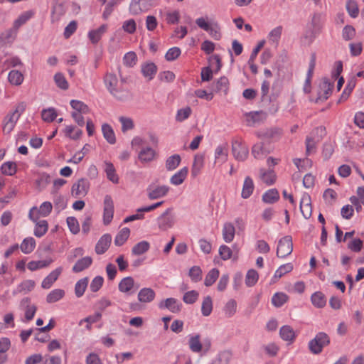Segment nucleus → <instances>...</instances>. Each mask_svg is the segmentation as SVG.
I'll return each mask as SVG.
<instances>
[{"label": "nucleus", "instance_id": "1", "mask_svg": "<svg viewBox=\"0 0 364 364\" xmlns=\"http://www.w3.org/2000/svg\"><path fill=\"white\" fill-rule=\"evenodd\" d=\"M103 82L108 92L116 99L124 100L129 97V92L120 87L118 77L114 72H106Z\"/></svg>", "mask_w": 364, "mask_h": 364}, {"label": "nucleus", "instance_id": "2", "mask_svg": "<svg viewBox=\"0 0 364 364\" xmlns=\"http://www.w3.org/2000/svg\"><path fill=\"white\" fill-rule=\"evenodd\" d=\"M330 343L328 336L324 332H319L309 343V350L314 354L320 353L323 348Z\"/></svg>", "mask_w": 364, "mask_h": 364}, {"label": "nucleus", "instance_id": "3", "mask_svg": "<svg viewBox=\"0 0 364 364\" xmlns=\"http://www.w3.org/2000/svg\"><path fill=\"white\" fill-rule=\"evenodd\" d=\"M53 205L49 201L43 202L38 208L34 206L28 213V218L33 222H36L40 217H47L51 213Z\"/></svg>", "mask_w": 364, "mask_h": 364}, {"label": "nucleus", "instance_id": "4", "mask_svg": "<svg viewBox=\"0 0 364 364\" xmlns=\"http://www.w3.org/2000/svg\"><path fill=\"white\" fill-rule=\"evenodd\" d=\"M293 250L292 238L291 236H285L279 240L277 249V255L284 258L289 255Z\"/></svg>", "mask_w": 364, "mask_h": 364}, {"label": "nucleus", "instance_id": "5", "mask_svg": "<svg viewBox=\"0 0 364 364\" xmlns=\"http://www.w3.org/2000/svg\"><path fill=\"white\" fill-rule=\"evenodd\" d=\"M114 216V202L109 195H106L103 201V224L108 225Z\"/></svg>", "mask_w": 364, "mask_h": 364}, {"label": "nucleus", "instance_id": "6", "mask_svg": "<svg viewBox=\"0 0 364 364\" xmlns=\"http://www.w3.org/2000/svg\"><path fill=\"white\" fill-rule=\"evenodd\" d=\"M169 189V187L166 185L159 186L151 184L147 188V196L149 199L156 200L166 196Z\"/></svg>", "mask_w": 364, "mask_h": 364}, {"label": "nucleus", "instance_id": "7", "mask_svg": "<svg viewBox=\"0 0 364 364\" xmlns=\"http://www.w3.org/2000/svg\"><path fill=\"white\" fill-rule=\"evenodd\" d=\"M229 147L228 144L218 145L214 151V164L219 166L225 164L228 159Z\"/></svg>", "mask_w": 364, "mask_h": 364}, {"label": "nucleus", "instance_id": "8", "mask_svg": "<svg viewBox=\"0 0 364 364\" xmlns=\"http://www.w3.org/2000/svg\"><path fill=\"white\" fill-rule=\"evenodd\" d=\"M90 183L87 180L81 178L75 183L71 188L72 195L76 198L84 197L88 192Z\"/></svg>", "mask_w": 364, "mask_h": 364}, {"label": "nucleus", "instance_id": "9", "mask_svg": "<svg viewBox=\"0 0 364 364\" xmlns=\"http://www.w3.org/2000/svg\"><path fill=\"white\" fill-rule=\"evenodd\" d=\"M171 209L166 210L157 219L159 228L161 230H167L174 225V218L171 215Z\"/></svg>", "mask_w": 364, "mask_h": 364}, {"label": "nucleus", "instance_id": "10", "mask_svg": "<svg viewBox=\"0 0 364 364\" xmlns=\"http://www.w3.org/2000/svg\"><path fill=\"white\" fill-rule=\"evenodd\" d=\"M139 287H135L134 279L132 277L123 278L118 284L119 291L124 294H132Z\"/></svg>", "mask_w": 364, "mask_h": 364}, {"label": "nucleus", "instance_id": "11", "mask_svg": "<svg viewBox=\"0 0 364 364\" xmlns=\"http://www.w3.org/2000/svg\"><path fill=\"white\" fill-rule=\"evenodd\" d=\"M232 149L234 157L238 161H245L248 156L249 150L247 146L240 142H234Z\"/></svg>", "mask_w": 364, "mask_h": 364}, {"label": "nucleus", "instance_id": "12", "mask_svg": "<svg viewBox=\"0 0 364 364\" xmlns=\"http://www.w3.org/2000/svg\"><path fill=\"white\" fill-rule=\"evenodd\" d=\"M112 237L109 234L103 235L95 245V252L97 255L104 254L109 247Z\"/></svg>", "mask_w": 364, "mask_h": 364}, {"label": "nucleus", "instance_id": "13", "mask_svg": "<svg viewBox=\"0 0 364 364\" xmlns=\"http://www.w3.org/2000/svg\"><path fill=\"white\" fill-rule=\"evenodd\" d=\"M18 119L14 114L8 113L2 121V131L4 134H9L14 130Z\"/></svg>", "mask_w": 364, "mask_h": 364}, {"label": "nucleus", "instance_id": "14", "mask_svg": "<svg viewBox=\"0 0 364 364\" xmlns=\"http://www.w3.org/2000/svg\"><path fill=\"white\" fill-rule=\"evenodd\" d=\"M35 15V12L32 10L26 11L21 14L14 21L13 29L17 32L21 26L26 24Z\"/></svg>", "mask_w": 364, "mask_h": 364}, {"label": "nucleus", "instance_id": "15", "mask_svg": "<svg viewBox=\"0 0 364 364\" xmlns=\"http://www.w3.org/2000/svg\"><path fill=\"white\" fill-rule=\"evenodd\" d=\"M181 304L174 298L166 299L159 304V309H167L175 314L181 311Z\"/></svg>", "mask_w": 364, "mask_h": 364}, {"label": "nucleus", "instance_id": "16", "mask_svg": "<svg viewBox=\"0 0 364 364\" xmlns=\"http://www.w3.org/2000/svg\"><path fill=\"white\" fill-rule=\"evenodd\" d=\"M143 76L148 80L154 79L157 72V66L152 62H146L141 65Z\"/></svg>", "mask_w": 364, "mask_h": 364}, {"label": "nucleus", "instance_id": "17", "mask_svg": "<svg viewBox=\"0 0 364 364\" xmlns=\"http://www.w3.org/2000/svg\"><path fill=\"white\" fill-rule=\"evenodd\" d=\"M318 128H316L314 132H318ZM319 141L318 137L315 136L314 132L311 133L310 135L306 138V154L311 155L316 151V144Z\"/></svg>", "mask_w": 364, "mask_h": 364}, {"label": "nucleus", "instance_id": "18", "mask_svg": "<svg viewBox=\"0 0 364 364\" xmlns=\"http://www.w3.org/2000/svg\"><path fill=\"white\" fill-rule=\"evenodd\" d=\"M156 156L154 149L149 146L144 147L138 154L139 160L141 163H148L152 161Z\"/></svg>", "mask_w": 364, "mask_h": 364}, {"label": "nucleus", "instance_id": "19", "mask_svg": "<svg viewBox=\"0 0 364 364\" xmlns=\"http://www.w3.org/2000/svg\"><path fill=\"white\" fill-rule=\"evenodd\" d=\"M155 291L149 287H144L139 290L137 299L141 303H150L154 300Z\"/></svg>", "mask_w": 364, "mask_h": 364}, {"label": "nucleus", "instance_id": "20", "mask_svg": "<svg viewBox=\"0 0 364 364\" xmlns=\"http://www.w3.org/2000/svg\"><path fill=\"white\" fill-rule=\"evenodd\" d=\"M63 271L62 267H58L52 271L42 282L41 287L43 289H50L53 283L58 279Z\"/></svg>", "mask_w": 364, "mask_h": 364}, {"label": "nucleus", "instance_id": "21", "mask_svg": "<svg viewBox=\"0 0 364 364\" xmlns=\"http://www.w3.org/2000/svg\"><path fill=\"white\" fill-rule=\"evenodd\" d=\"M107 30V26L106 24H103L97 29L90 31L87 34L89 40L92 43L97 44L100 41L104 33H106Z\"/></svg>", "mask_w": 364, "mask_h": 364}, {"label": "nucleus", "instance_id": "22", "mask_svg": "<svg viewBox=\"0 0 364 364\" xmlns=\"http://www.w3.org/2000/svg\"><path fill=\"white\" fill-rule=\"evenodd\" d=\"M300 209L305 218L307 219L311 217L312 208L311 205V198L308 194L303 195L300 202Z\"/></svg>", "mask_w": 364, "mask_h": 364}, {"label": "nucleus", "instance_id": "23", "mask_svg": "<svg viewBox=\"0 0 364 364\" xmlns=\"http://www.w3.org/2000/svg\"><path fill=\"white\" fill-rule=\"evenodd\" d=\"M21 305L22 306H25V320L23 321H29L32 320L35 316L37 308L34 304H31L30 302V299L28 298L23 299Z\"/></svg>", "mask_w": 364, "mask_h": 364}, {"label": "nucleus", "instance_id": "24", "mask_svg": "<svg viewBox=\"0 0 364 364\" xmlns=\"http://www.w3.org/2000/svg\"><path fill=\"white\" fill-rule=\"evenodd\" d=\"M235 235V228L234 225L231 223H225L222 230L223 240L227 243H230L234 240Z\"/></svg>", "mask_w": 364, "mask_h": 364}, {"label": "nucleus", "instance_id": "25", "mask_svg": "<svg viewBox=\"0 0 364 364\" xmlns=\"http://www.w3.org/2000/svg\"><path fill=\"white\" fill-rule=\"evenodd\" d=\"M230 89V82L228 77L223 76L215 82V92L223 95H227Z\"/></svg>", "mask_w": 364, "mask_h": 364}, {"label": "nucleus", "instance_id": "26", "mask_svg": "<svg viewBox=\"0 0 364 364\" xmlns=\"http://www.w3.org/2000/svg\"><path fill=\"white\" fill-rule=\"evenodd\" d=\"M279 335L282 340L289 343H293L296 336L294 330L288 325L281 327L279 330Z\"/></svg>", "mask_w": 364, "mask_h": 364}, {"label": "nucleus", "instance_id": "27", "mask_svg": "<svg viewBox=\"0 0 364 364\" xmlns=\"http://www.w3.org/2000/svg\"><path fill=\"white\" fill-rule=\"evenodd\" d=\"M254 189L255 184L253 180L250 176H247L243 182L241 197L244 199L249 198L252 194Z\"/></svg>", "mask_w": 364, "mask_h": 364}, {"label": "nucleus", "instance_id": "28", "mask_svg": "<svg viewBox=\"0 0 364 364\" xmlns=\"http://www.w3.org/2000/svg\"><path fill=\"white\" fill-rule=\"evenodd\" d=\"M104 170L109 181L114 184H117L119 183V176L116 173V169L113 164L109 161H105Z\"/></svg>", "mask_w": 364, "mask_h": 364}, {"label": "nucleus", "instance_id": "29", "mask_svg": "<svg viewBox=\"0 0 364 364\" xmlns=\"http://www.w3.org/2000/svg\"><path fill=\"white\" fill-rule=\"evenodd\" d=\"M188 173V167H183L174 173L170 178V183L174 186H179L183 183Z\"/></svg>", "mask_w": 364, "mask_h": 364}, {"label": "nucleus", "instance_id": "30", "mask_svg": "<svg viewBox=\"0 0 364 364\" xmlns=\"http://www.w3.org/2000/svg\"><path fill=\"white\" fill-rule=\"evenodd\" d=\"M188 346L193 353H199L203 349V345L200 342V336L199 334H191L188 338Z\"/></svg>", "mask_w": 364, "mask_h": 364}, {"label": "nucleus", "instance_id": "31", "mask_svg": "<svg viewBox=\"0 0 364 364\" xmlns=\"http://www.w3.org/2000/svg\"><path fill=\"white\" fill-rule=\"evenodd\" d=\"M204 166V156L202 154H196L193 159L191 167V175L193 177L197 176Z\"/></svg>", "mask_w": 364, "mask_h": 364}, {"label": "nucleus", "instance_id": "32", "mask_svg": "<svg viewBox=\"0 0 364 364\" xmlns=\"http://www.w3.org/2000/svg\"><path fill=\"white\" fill-rule=\"evenodd\" d=\"M146 0H132L129 5V11L133 15H138L146 10Z\"/></svg>", "mask_w": 364, "mask_h": 364}, {"label": "nucleus", "instance_id": "33", "mask_svg": "<svg viewBox=\"0 0 364 364\" xmlns=\"http://www.w3.org/2000/svg\"><path fill=\"white\" fill-rule=\"evenodd\" d=\"M293 269V265L291 263H287L281 265L274 272V276L272 278V282H277L282 277L287 273L291 272Z\"/></svg>", "mask_w": 364, "mask_h": 364}, {"label": "nucleus", "instance_id": "34", "mask_svg": "<svg viewBox=\"0 0 364 364\" xmlns=\"http://www.w3.org/2000/svg\"><path fill=\"white\" fill-rule=\"evenodd\" d=\"M92 263V259L90 257H85L76 262L73 267V271L75 273L82 272L87 269Z\"/></svg>", "mask_w": 364, "mask_h": 364}, {"label": "nucleus", "instance_id": "35", "mask_svg": "<svg viewBox=\"0 0 364 364\" xmlns=\"http://www.w3.org/2000/svg\"><path fill=\"white\" fill-rule=\"evenodd\" d=\"M36 245L35 239L32 237H28L23 239L19 247L24 254H30L34 250Z\"/></svg>", "mask_w": 364, "mask_h": 364}, {"label": "nucleus", "instance_id": "36", "mask_svg": "<svg viewBox=\"0 0 364 364\" xmlns=\"http://www.w3.org/2000/svg\"><path fill=\"white\" fill-rule=\"evenodd\" d=\"M23 75L18 70H12L8 74V80L12 85L19 86L23 83Z\"/></svg>", "mask_w": 364, "mask_h": 364}, {"label": "nucleus", "instance_id": "37", "mask_svg": "<svg viewBox=\"0 0 364 364\" xmlns=\"http://www.w3.org/2000/svg\"><path fill=\"white\" fill-rule=\"evenodd\" d=\"M65 136L73 140H77L82 134V131L75 126L68 125L64 129Z\"/></svg>", "mask_w": 364, "mask_h": 364}, {"label": "nucleus", "instance_id": "38", "mask_svg": "<svg viewBox=\"0 0 364 364\" xmlns=\"http://www.w3.org/2000/svg\"><path fill=\"white\" fill-rule=\"evenodd\" d=\"M150 249V244L149 242L143 240L133 246L132 248V254L133 255L139 256L141 255Z\"/></svg>", "mask_w": 364, "mask_h": 364}, {"label": "nucleus", "instance_id": "39", "mask_svg": "<svg viewBox=\"0 0 364 364\" xmlns=\"http://www.w3.org/2000/svg\"><path fill=\"white\" fill-rule=\"evenodd\" d=\"M0 170L5 176H14L17 171V165L13 161H6L1 164Z\"/></svg>", "mask_w": 364, "mask_h": 364}, {"label": "nucleus", "instance_id": "40", "mask_svg": "<svg viewBox=\"0 0 364 364\" xmlns=\"http://www.w3.org/2000/svg\"><path fill=\"white\" fill-rule=\"evenodd\" d=\"M259 178L267 185H272L276 181V174L272 170L261 169L259 171Z\"/></svg>", "mask_w": 364, "mask_h": 364}, {"label": "nucleus", "instance_id": "41", "mask_svg": "<svg viewBox=\"0 0 364 364\" xmlns=\"http://www.w3.org/2000/svg\"><path fill=\"white\" fill-rule=\"evenodd\" d=\"M311 301L316 308H323L326 304V297L321 291L314 293L311 296Z\"/></svg>", "mask_w": 364, "mask_h": 364}, {"label": "nucleus", "instance_id": "42", "mask_svg": "<svg viewBox=\"0 0 364 364\" xmlns=\"http://www.w3.org/2000/svg\"><path fill=\"white\" fill-rule=\"evenodd\" d=\"M88 283L89 279L87 277H84L76 282L75 285V294L77 298H80L83 296Z\"/></svg>", "mask_w": 364, "mask_h": 364}, {"label": "nucleus", "instance_id": "43", "mask_svg": "<svg viewBox=\"0 0 364 364\" xmlns=\"http://www.w3.org/2000/svg\"><path fill=\"white\" fill-rule=\"evenodd\" d=\"M34 228V235L37 237H43L48 230V223L46 220L36 221Z\"/></svg>", "mask_w": 364, "mask_h": 364}, {"label": "nucleus", "instance_id": "44", "mask_svg": "<svg viewBox=\"0 0 364 364\" xmlns=\"http://www.w3.org/2000/svg\"><path fill=\"white\" fill-rule=\"evenodd\" d=\"M65 291L61 289H55L52 290L46 296L48 303H55L62 299L65 296Z\"/></svg>", "mask_w": 364, "mask_h": 364}, {"label": "nucleus", "instance_id": "45", "mask_svg": "<svg viewBox=\"0 0 364 364\" xmlns=\"http://www.w3.org/2000/svg\"><path fill=\"white\" fill-rule=\"evenodd\" d=\"M130 235V230L128 228H122L116 235L114 244L117 246H122L127 240Z\"/></svg>", "mask_w": 364, "mask_h": 364}, {"label": "nucleus", "instance_id": "46", "mask_svg": "<svg viewBox=\"0 0 364 364\" xmlns=\"http://www.w3.org/2000/svg\"><path fill=\"white\" fill-rule=\"evenodd\" d=\"M102 132L104 137L109 144H113L116 142L115 134L111 126L104 124L102 126Z\"/></svg>", "mask_w": 364, "mask_h": 364}, {"label": "nucleus", "instance_id": "47", "mask_svg": "<svg viewBox=\"0 0 364 364\" xmlns=\"http://www.w3.org/2000/svg\"><path fill=\"white\" fill-rule=\"evenodd\" d=\"M289 299V296L283 292L275 293L272 297V304L275 307H281Z\"/></svg>", "mask_w": 364, "mask_h": 364}, {"label": "nucleus", "instance_id": "48", "mask_svg": "<svg viewBox=\"0 0 364 364\" xmlns=\"http://www.w3.org/2000/svg\"><path fill=\"white\" fill-rule=\"evenodd\" d=\"M223 312L227 318L233 316L237 312V302L235 299H230L223 308Z\"/></svg>", "mask_w": 364, "mask_h": 364}, {"label": "nucleus", "instance_id": "49", "mask_svg": "<svg viewBox=\"0 0 364 364\" xmlns=\"http://www.w3.org/2000/svg\"><path fill=\"white\" fill-rule=\"evenodd\" d=\"M279 198V195L276 189H270L262 196V200L266 203H274Z\"/></svg>", "mask_w": 364, "mask_h": 364}, {"label": "nucleus", "instance_id": "50", "mask_svg": "<svg viewBox=\"0 0 364 364\" xmlns=\"http://www.w3.org/2000/svg\"><path fill=\"white\" fill-rule=\"evenodd\" d=\"M259 279V274L258 272L252 269H249L245 276V284L247 287H253L256 284Z\"/></svg>", "mask_w": 364, "mask_h": 364}, {"label": "nucleus", "instance_id": "51", "mask_svg": "<svg viewBox=\"0 0 364 364\" xmlns=\"http://www.w3.org/2000/svg\"><path fill=\"white\" fill-rule=\"evenodd\" d=\"M181 161L178 154H174L169 156L166 161V168L168 171L176 169L180 164Z\"/></svg>", "mask_w": 364, "mask_h": 364}, {"label": "nucleus", "instance_id": "52", "mask_svg": "<svg viewBox=\"0 0 364 364\" xmlns=\"http://www.w3.org/2000/svg\"><path fill=\"white\" fill-rule=\"evenodd\" d=\"M70 106L75 110L74 112L87 114L90 112L89 107L83 102L73 100L70 101Z\"/></svg>", "mask_w": 364, "mask_h": 364}, {"label": "nucleus", "instance_id": "53", "mask_svg": "<svg viewBox=\"0 0 364 364\" xmlns=\"http://www.w3.org/2000/svg\"><path fill=\"white\" fill-rule=\"evenodd\" d=\"M213 311V300L210 296L203 299L201 306V313L204 316H209Z\"/></svg>", "mask_w": 364, "mask_h": 364}, {"label": "nucleus", "instance_id": "54", "mask_svg": "<svg viewBox=\"0 0 364 364\" xmlns=\"http://www.w3.org/2000/svg\"><path fill=\"white\" fill-rule=\"evenodd\" d=\"M220 274V272L218 269L213 268L208 272L205 276L204 284L206 287H210L217 280Z\"/></svg>", "mask_w": 364, "mask_h": 364}, {"label": "nucleus", "instance_id": "55", "mask_svg": "<svg viewBox=\"0 0 364 364\" xmlns=\"http://www.w3.org/2000/svg\"><path fill=\"white\" fill-rule=\"evenodd\" d=\"M231 357L232 355L230 351L225 350L220 352L215 358V359L213 360L212 364H228L231 359Z\"/></svg>", "mask_w": 364, "mask_h": 364}, {"label": "nucleus", "instance_id": "56", "mask_svg": "<svg viewBox=\"0 0 364 364\" xmlns=\"http://www.w3.org/2000/svg\"><path fill=\"white\" fill-rule=\"evenodd\" d=\"M191 113L192 109L188 106L179 109L176 114V120L179 122H183L191 116Z\"/></svg>", "mask_w": 364, "mask_h": 364}, {"label": "nucleus", "instance_id": "57", "mask_svg": "<svg viewBox=\"0 0 364 364\" xmlns=\"http://www.w3.org/2000/svg\"><path fill=\"white\" fill-rule=\"evenodd\" d=\"M36 283L34 281L28 279L22 282L17 287V291L19 293L27 294L33 289Z\"/></svg>", "mask_w": 364, "mask_h": 364}, {"label": "nucleus", "instance_id": "58", "mask_svg": "<svg viewBox=\"0 0 364 364\" xmlns=\"http://www.w3.org/2000/svg\"><path fill=\"white\" fill-rule=\"evenodd\" d=\"M54 81L56 85L64 90H66L69 87V83L67 81L64 75L61 73H57L54 75Z\"/></svg>", "mask_w": 364, "mask_h": 364}, {"label": "nucleus", "instance_id": "59", "mask_svg": "<svg viewBox=\"0 0 364 364\" xmlns=\"http://www.w3.org/2000/svg\"><path fill=\"white\" fill-rule=\"evenodd\" d=\"M57 112L54 108H48L42 110L41 117L44 122H51L55 119Z\"/></svg>", "mask_w": 364, "mask_h": 364}, {"label": "nucleus", "instance_id": "60", "mask_svg": "<svg viewBox=\"0 0 364 364\" xmlns=\"http://www.w3.org/2000/svg\"><path fill=\"white\" fill-rule=\"evenodd\" d=\"M252 154L257 159L263 158L267 154L263 144L261 142L255 144L252 148Z\"/></svg>", "mask_w": 364, "mask_h": 364}, {"label": "nucleus", "instance_id": "61", "mask_svg": "<svg viewBox=\"0 0 364 364\" xmlns=\"http://www.w3.org/2000/svg\"><path fill=\"white\" fill-rule=\"evenodd\" d=\"M137 56L134 52L127 53L123 57V63L127 67H133L136 64Z\"/></svg>", "mask_w": 364, "mask_h": 364}, {"label": "nucleus", "instance_id": "62", "mask_svg": "<svg viewBox=\"0 0 364 364\" xmlns=\"http://www.w3.org/2000/svg\"><path fill=\"white\" fill-rule=\"evenodd\" d=\"M166 23L168 24H176L180 20V12L178 10L168 11L165 14Z\"/></svg>", "mask_w": 364, "mask_h": 364}, {"label": "nucleus", "instance_id": "63", "mask_svg": "<svg viewBox=\"0 0 364 364\" xmlns=\"http://www.w3.org/2000/svg\"><path fill=\"white\" fill-rule=\"evenodd\" d=\"M218 252L220 258L225 261L228 260L233 257V251L230 247L225 245H222L220 246Z\"/></svg>", "mask_w": 364, "mask_h": 364}, {"label": "nucleus", "instance_id": "64", "mask_svg": "<svg viewBox=\"0 0 364 364\" xmlns=\"http://www.w3.org/2000/svg\"><path fill=\"white\" fill-rule=\"evenodd\" d=\"M215 40H220L221 38V32L219 24L217 22H213L210 27L206 31Z\"/></svg>", "mask_w": 364, "mask_h": 364}]
</instances>
